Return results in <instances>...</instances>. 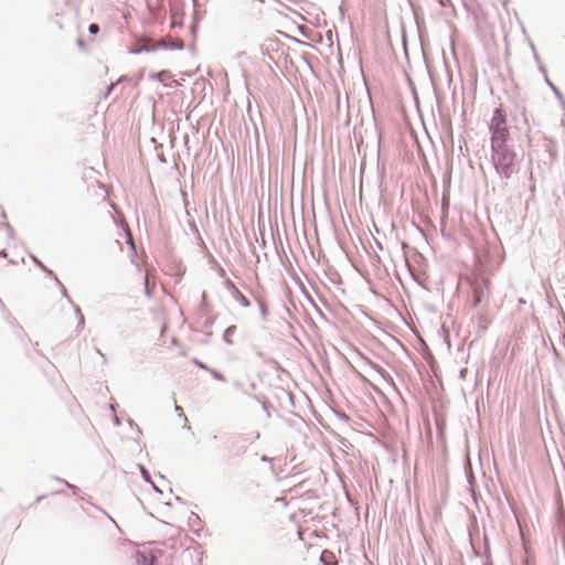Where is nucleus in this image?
<instances>
[{
  "mask_svg": "<svg viewBox=\"0 0 565 565\" xmlns=\"http://www.w3.org/2000/svg\"><path fill=\"white\" fill-rule=\"evenodd\" d=\"M492 150V162L498 173L505 179L511 178L515 168V151L509 146L499 147Z\"/></svg>",
  "mask_w": 565,
  "mask_h": 565,
  "instance_id": "f257e3e1",
  "label": "nucleus"
},
{
  "mask_svg": "<svg viewBox=\"0 0 565 565\" xmlns=\"http://www.w3.org/2000/svg\"><path fill=\"white\" fill-rule=\"evenodd\" d=\"M235 294L237 296V299H239V301L244 305V306H248L249 305V301L237 290L235 289Z\"/></svg>",
  "mask_w": 565,
  "mask_h": 565,
  "instance_id": "1a4fd4ad",
  "label": "nucleus"
},
{
  "mask_svg": "<svg viewBox=\"0 0 565 565\" xmlns=\"http://www.w3.org/2000/svg\"><path fill=\"white\" fill-rule=\"evenodd\" d=\"M128 242H129V244L131 245V247H132V248H135V244L132 243V239H131V236H130V235H128Z\"/></svg>",
  "mask_w": 565,
  "mask_h": 565,
  "instance_id": "f8f14e48",
  "label": "nucleus"
},
{
  "mask_svg": "<svg viewBox=\"0 0 565 565\" xmlns=\"http://www.w3.org/2000/svg\"><path fill=\"white\" fill-rule=\"evenodd\" d=\"M198 365L203 369L205 367L202 363H198Z\"/></svg>",
  "mask_w": 565,
  "mask_h": 565,
  "instance_id": "ddd939ff",
  "label": "nucleus"
},
{
  "mask_svg": "<svg viewBox=\"0 0 565 565\" xmlns=\"http://www.w3.org/2000/svg\"><path fill=\"white\" fill-rule=\"evenodd\" d=\"M142 279H143V284H145V291H146V295L147 296H150L151 292H152V289H153V286L151 287L150 286V277H149V273L146 271L143 275H142Z\"/></svg>",
  "mask_w": 565,
  "mask_h": 565,
  "instance_id": "423d86ee",
  "label": "nucleus"
},
{
  "mask_svg": "<svg viewBox=\"0 0 565 565\" xmlns=\"http://www.w3.org/2000/svg\"><path fill=\"white\" fill-rule=\"evenodd\" d=\"M321 561L326 564V565H334L335 562H334V555L332 552H329V551H323L321 553Z\"/></svg>",
  "mask_w": 565,
  "mask_h": 565,
  "instance_id": "39448f33",
  "label": "nucleus"
},
{
  "mask_svg": "<svg viewBox=\"0 0 565 565\" xmlns=\"http://www.w3.org/2000/svg\"><path fill=\"white\" fill-rule=\"evenodd\" d=\"M505 124H507L505 114H504L503 109L501 107H499L493 113V116L490 120L489 129L494 130V129L507 128Z\"/></svg>",
  "mask_w": 565,
  "mask_h": 565,
  "instance_id": "7ed1b4c3",
  "label": "nucleus"
},
{
  "mask_svg": "<svg viewBox=\"0 0 565 565\" xmlns=\"http://www.w3.org/2000/svg\"><path fill=\"white\" fill-rule=\"evenodd\" d=\"M88 30H89L90 33L96 34L99 31V26L96 23H92L89 25Z\"/></svg>",
  "mask_w": 565,
  "mask_h": 565,
  "instance_id": "9d476101",
  "label": "nucleus"
},
{
  "mask_svg": "<svg viewBox=\"0 0 565 565\" xmlns=\"http://www.w3.org/2000/svg\"><path fill=\"white\" fill-rule=\"evenodd\" d=\"M473 306H478L482 301L483 292L479 289H475Z\"/></svg>",
  "mask_w": 565,
  "mask_h": 565,
  "instance_id": "6e6552de",
  "label": "nucleus"
},
{
  "mask_svg": "<svg viewBox=\"0 0 565 565\" xmlns=\"http://www.w3.org/2000/svg\"><path fill=\"white\" fill-rule=\"evenodd\" d=\"M141 472H142L143 478L146 480H149V473H148V471L143 467L141 468Z\"/></svg>",
  "mask_w": 565,
  "mask_h": 565,
  "instance_id": "9b49d317",
  "label": "nucleus"
},
{
  "mask_svg": "<svg viewBox=\"0 0 565 565\" xmlns=\"http://www.w3.org/2000/svg\"><path fill=\"white\" fill-rule=\"evenodd\" d=\"M156 559L152 555L138 554L137 564L138 565H156Z\"/></svg>",
  "mask_w": 565,
  "mask_h": 565,
  "instance_id": "20e7f679",
  "label": "nucleus"
},
{
  "mask_svg": "<svg viewBox=\"0 0 565 565\" xmlns=\"http://www.w3.org/2000/svg\"><path fill=\"white\" fill-rule=\"evenodd\" d=\"M490 132H491V149L508 146L507 142H508L509 136H510L508 127L502 128V129L490 130Z\"/></svg>",
  "mask_w": 565,
  "mask_h": 565,
  "instance_id": "f03ea898",
  "label": "nucleus"
},
{
  "mask_svg": "<svg viewBox=\"0 0 565 565\" xmlns=\"http://www.w3.org/2000/svg\"><path fill=\"white\" fill-rule=\"evenodd\" d=\"M151 77H153L160 82H166L167 79L171 78V74L168 71H161L157 74L151 75Z\"/></svg>",
  "mask_w": 565,
  "mask_h": 565,
  "instance_id": "0eeeda50",
  "label": "nucleus"
}]
</instances>
